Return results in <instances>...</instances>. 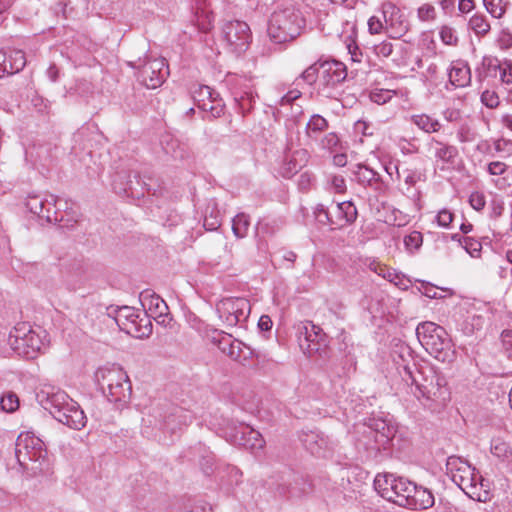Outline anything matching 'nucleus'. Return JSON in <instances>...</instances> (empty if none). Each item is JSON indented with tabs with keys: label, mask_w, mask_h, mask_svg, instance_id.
<instances>
[{
	"label": "nucleus",
	"mask_w": 512,
	"mask_h": 512,
	"mask_svg": "<svg viewBox=\"0 0 512 512\" xmlns=\"http://www.w3.org/2000/svg\"><path fill=\"white\" fill-rule=\"evenodd\" d=\"M36 401L55 420L74 430H81L87 417L80 405L65 391L51 385H44L36 392Z\"/></svg>",
	"instance_id": "f257e3e1"
},
{
	"label": "nucleus",
	"mask_w": 512,
	"mask_h": 512,
	"mask_svg": "<svg viewBox=\"0 0 512 512\" xmlns=\"http://www.w3.org/2000/svg\"><path fill=\"white\" fill-rule=\"evenodd\" d=\"M407 354L412 357V351L409 346H400L399 357L403 361V379L405 381L411 380V384L416 386V390L419 392L417 397H423L427 400L432 401H446L447 389L446 380L444 377L438 375L436 371L429 366L416 368L413 362L412 366L404 358Z\"/></svg>",
	"instance_id": "f03ea898"
},
{
	"label": "nucleus",
	"mask_w": 512,
	"mask_h": 512,
	"mask_svg": "<svg viewBox=\"0 0 512 512\" xmlns=\"http://www.w3.org/2000/svg\"><path fill=\"white\" fill-rule=\"evenodd\" d=\"M15 458L21 469L31 476L42 473L47 465L44 442L33 433H21L15 442Z\"/></svg>",
	"instance_id": "7ed1b4c3"
},
{
	"label": "nucleus",
	"mask_w": 512,
	"mask_h": 512,
	"mask_svg": "<svg viewBox=\"0 0 512 512\" xmlns=\"http://www.w3.org/2000/svg\"><path fill=\"white\" fill-rule=\"evenodd\" d=\"M416 336L422 347L435 359L452 363L456 352L446 330L434 322H422L416 328Z\"/></svg>",
	"instance_id": "20e7f679"
},
{
	"label": "nucleus",
	"mask_w": 512,
	"mask_h": 512,
	"mask_svg": "<svg viewBox=\"0 0 512 512\" xmlns=\"http://www.w3.org/2000/svg\"><path fill=\"white\" fill-rule=\"evenodd\" d=\"M305 25L302 11L295 6H289L271 15L267 31L275 43H284L298 37Z\"/></svg>",
	"instance_id": "39448f33"
},
{
	"label": "nucleus",
	"mask_w": 512,
	"mask_h": 512,
	"mask_svg": "<svg viewBox=\"0 0 512 512\" xmlns=\"http://www.w3.org/2000/svg\"><path fill=\"white\" fill-rule=\"evenodd\" d=\"M374 489L387 501L407 508L405 500H412V490L415 489V483L394 474H378L374 479Z\"/></svg>",
	"instance_id": "423d86ee"
},
{
	"label": "nucleus",
	"mask_w": 512,
	"mask_h": 512,
	"mask_svg": "<svg viewBox=\"0 0 512 512\" xmlns=\"http://www.w3.org/2000/svg\"><path fill=\"white\" fill-rule=\"evenodd\" d=\"M128 65L136 69L138 81L148 89L160 87L169 75V68L165 58H138L135 61H129Z\"/></svg>",
	"instance_id": "0eeeda50"
},
{
	"label": "nucleus",
	"mask_w": 512,
	"mask_h": 512,
	"mask_svg": "<svg viewBox=\"0 0 512 512\" xmlns=\"http://www.w3.org/2000/svg\"><path fill=\"white\" fill-rule=\"evenodd\" d=\"M297 339L304 354L309 357L318 355L323 363L330 359L332 351L328 348L326 335L319 326L306 323L298 327Z\"/></svg>",
	"instance_id": "6e6552de"
},
{
	"label": "nucleus",
	"mask_w": 512,
	"mask_h": 512,
	"mask_svg": "<svg viewBox=\"0 0 512 512\" xmlns=\"http://www.w3.org/2000/svg\"><path fill=\"white\" fill-rule=\"evenodd\" d=\"M446 470L451 480L469 497L476 494L478 482L483 478L478 474L475 467L468 461L458 457L450 456L446 461Z\"/></svg>",
	"instance_id": "1a4fd4ad"
},
{
	"label": "nucleus",
	"mask_w": 512,
	"mask_h": 512,
	"mask_svg": "<svg viewBox=\"0 0 512 512\" xmlns=\"http://www.w3.org/2000/svg\"><path fill=\"white\" fill-rule=\"evenodd\" d=\"M149 425L158 427L160 430H166L175 433L187 426L192 421V415L182 407L168 405L165 408H155L148 419H143Z\"/></svg>",
	"instance_id": "9d476101"
},
{
	"label": "nucleus",
	"mask_w": 512,
	"mask_h": 512,
	"mask_svg": "<svg viewBox=\"0 0 512 512\" xmlns=\"http://www.w3.org/2000/svg\"><path fill=\"white\" fill-rule=\"evenodd\" d=\"M8 342L19 356L27 359L35 358L42 346L40 336L28 323H19L15 326L9 334Z\"/></svg>",
	"instance_id": "9b49d317"
},
{
	"label": "nucleus",
	"mask_w": 512,
	"mask_h": 512,
	"mask_svg": "<svg viewBox=\"0 0 512 512\" xmlns=\"http://www.w3.org/2000/svg\"><path fill=\"white\" fill-rule=\"evenodd\" d=\"M221 35L226 48L237 56L246 52L252 41L249 25L240 20L226 21L222 25Z\"/></svg>",
	"instance_id": "f8f14e48"
},
{
	"label": "nucleus",
	"mask_w": 512,
	"mask_h": 512,
	"mask_svg": "<svg viewBox=\"0 0 512 512\" xmlns=\"http://www.w3.org/2000/svg\"><path fill=\"white\" fill-rule=\"evenodd\" d=\"M250 310V302L242 297H227L216 303V312L226 327H235L245 322Z\"/></svg>",
	"instance_id": "ddd939ff"
},
{
	"label": "nucleus",
	"mask_w": 512,
	"mask_h": 512,
	"mask_svg": "<svg viewBox=\"0 0 512 512\" xmlns=\"http://www.w3.org/2000/svg\"><path fill=\"white\" fill-rule=\"evenodd\" d=\"M132 171L128 168L116 170L112 175V188L119 195L131 197H144L145 191L150 193L151 186L145 181L140 180V176L135 173L132 179Z\"/></svg>",
	"instance_id": "4468645a"
},
{
	"label": "nucleus",
	"mask_w": 512,
	"mask_h": 512,
	"mask_svg": "<svg viewBox=\"0 0 512 512\" xmlns=\"http://www.w3.org/2000/svg\"><path fill=\"white\" fill-rule=\"evenodd\" d=\"M211 342L235 361H245L249 358L258 357L254 349L239 340L232 339V335L224 331L213 330Z\"/></svg>",
	"instance_id": "2eb2a0df"
},
{
	"label": "nucleus",
	"mask_w": 512,
	"mask_h": 512,
	"mask_svg": "<svg viewBox=\"0 0 512 512\" xmlns=\"http://www.w3.org/2000/svg\"><path fill=\"white\" fill-rule=\"evenodd\" d=\"M385 30L394 39L403 37L410 29V22L404 12L392 2L382 4Z\"/></svg>",
	"instance_id": "dca6fc26"
},
{
	"label": "nucleus",
	"mask_w": 512,
	"mask_h": 512,
	"mask_svg": "<svg viewBox=\"0 0 512 512\" xmlns=\"http://www.w3.org/2000/svg\"><path fill=\"white\" fill-rule=\"evenodd\" d=\"M367 427L366 436L374 440V444H369L370 448L376 452L387 450L395 436V428L380 418L370 419Z\"/></svg>",
	"instance_id": "f3484780"
},
{
	"label": "nucleus",
	"mask_w": 512,
	"mask_h": 512,
	"mask_svg": "<svg viewBox=\"0 0 512 512\" xmlns=\"http://www.w3.org/2000/svg\"><path fill=\"white\" fill-rule=\"evenodd\" d=\"M228 440L251 451H257L264 447L265 441L260 432L246 424L233 425L227 433Z\"/></svg>",
	"instance_id": "a211bd4d"
},
{
	"label": "nucleus",
	"mask_w": 512,
	"mask_h": 512,
	"mask_svg": "<svg viewBox=\"0 0 512 512\" xmlns=\"http://www.w3.org/2000/svg\"><path fill=\"white\" fill-rule=\"evenodd\" d=\"M347 77L346 66L337 60H322L319 85L323 91L335 88Z\"/></svg>",
	"instance_id": "6ab92c4d"
},
{
	"label": "nucleus",
	"mask_w": 512,
	"mask_h": 512,
	"mask_svg": "<svg viewBox=\"0 0 512 512\" xmlns=\"http://www.w3.org/2000/svg\"><path fill=\"white\" fill-rule=\"evenodd\" d=\"M299 439L304 448L317 457H326L332 451L329 438L320 431L303 430L299 435Z\"/></svg>",
	"instance_id": "aec40b11"
},
{
	"label": "nucleus",
	"mask_w": 512,
	"mask_h": 512,
	"mask_svg": "<svg viewBox=\"0 0 512 512\" xmlns=\"http://www.w3.org/2000/svg\"><path fill=\"white\" fill-rule=\"evenodd\" d=\"M192 11L195 26L204 33L214 27L215 16L211 9V0H193Z\"/></svg>",
	"instance_id": "412c9836"
},
{
	"label": "nucleus",
	"mask_w": 512,
	"mask_h": 512,
	"mask_svg": "<svg viewBox=\"0 0 512 512\" xmlns=\"http://www.w3.org/2000/svg\"><path fill=\"white\" fill-rule=\"evenodd\" d=\"M353 176L359 185L365 188L369 187L375 192L382 193L386 188L381 175L364 164L356 165L353 170Z\"/></svg>",
	"instance_id": "4be33fe9"
},
{
	"label": "nucleus",
	"mask_w": 512,
	"mask_h": 512,
	"mask_svg": "<svg viewBox=\"0 0 512 512\" xmlns=\"http://www.w3.org/2000/svg\"><path fill=\"white\" fill-rule=\"evenodd\" d=\"M127 379V373L117 365L104 366L95 372V381L103 393L111 386Z\"/></svg>",
	"instance_id": "5701e85b"
},
{
	"label": "nucleus",
	"mask_w": 512,
	"mask_h": 512,
	"mask_svg": "<svg viewBox=\"0 0 512 512\" xmlns=\"http://www.w3.org/2000/svg\"><path fill=\"white\" fill-rule=\"evenodd\" d=\"M142 296L143 307L148 306L149 311L153 314L155 319H158L159 323L166 325V323L172 320L168 305L159 295L146 291L142 293Z\"/></svg>",
	"instance_id": "b1692460"
},
{
	"label": "nucleus",
	"mask_w": 512,
	"mask_h": 512,
	"mask_svg": "<svg viewBox=\"0 0 512 512\" xmlns=\"http://www.w3.org/2000/svg\"><path fill=\"white\" fill-rule=\"evenodd\" d=\"M160 144L164 153L175 160H184L190 156L189 145L169 133L161 136Z\"/></svg>",
	"instance_id": "393cba45"
},
{
	"label": "nucleus",
	"mask_w": 512,
	"mask_h": 512,
	"mask_svg": "<svg viewBox=\"0 0 512 512\" xmlns=\"http://www.w3.org/2000/svg\"><path fill=\"white\" fill-rule=\"evenodd\" d=\"M307 161L308 152L305 149H298L293 151L291 154L286 155L281 168L282 176L285 178H291L306 165Z\"/></svg>",
	"instance_id": "a878e982"
},
{
	"label": "nucleus",
	"mask_w": 512,
	"mask_h": 512,
	"mask_svg": "<svg viewBox=\"0 0 512 512\" xmlns=\"http://www.w3.org/2000/svg\"><path fill=\"white\" fill-rule=\"evenodd\" d=\"M412 492V500H405L407 509L425 510L434 505V495L429 489L415 483V489Z\"/></svg>",
	"instance_id": "bb28decb"
},
{
	"label": "nucleus",
	"mask_w": 512,
	"mask_h": 512,
	"mask_svg": "<svg viewBox=\"0 0 512 512\" xmlns=\"http://www.w3.org/2000/svg\"><path fill=\"white\" fill-rule=\"evenodd\" d=\"M449 83L454 87H466L471 83V70L466 61L454 62L449 70Z\"/></svg>",
	"instance_id": "cd10ccee"
},
{
	"label": "nucleus",
	"mask_w": 512,
	"mask_h": 512,
	"mask_svg": "<svg viewBox=\"0 0 512 512\" xmlns=\"http://www.w3.org/2000/svg\"><path fill=\"white\" fill-rule=\"evenodd\" d=\"M141 312L134 307L122 306L116 310L115 321L119 328L126 333L136 332L131 328Z\"/></svg>",
	"instance_id": "c85d7f7f"
},
{
	"label": "nucleus",
	"mask_w": 512,
	"mask_h": 512,
	"mask_svg": "<svg viewBox=\"0 0 512 512\" xmlns=\"http://www.w3.org/2000/svg\"><path fill=\"white\" fill-rule=\"evenodd\" d=\"M104 394L110 402L120 404L127 403L132 394V386L129 377L127 376V379H124V381H120L119 384L111 386Z\"/></svg>",
	"instance_id": "c756f323"
},
{
	"label": "nucleus",
	"mask_w": 512,
	"mask_h": 512,
	"mask_svg": "<svg viewBox=\"0 0 512 512\" xmlns=\"http://www.w3.org/2000/svg\"><path fill=\"white\" fill-rule=\"evenodd\" d=\"M358 216L356 206L352 201H343L338 203L335 207L334 219L338 221L339 227L355 222Z\"/></svg>",
	"instance_id": "7c9ffc66"
},
{
	"label": "nucleus",
	"mask_w": 512,
	"mask_h": 512,
	"mask_svg": "<svg viewBox=\"0 0 512 512\" xmlns=\"http://www.w3.org/2000/svg\"><path fill=\"white\" fill-rule=\"evenodd\" d=\"M200 110L205 112L202 116L204 120H212L221 117L224 114L225 103L219 94H216L214 99H208L206 102L198 106Z\"/></svg>",
	"instance_id": "2f4dec72"
},
{
	"label": "nucleus",
	"mask_w": 512,
	"mask_h": 512,
	"mask_svg": "<svg viewBox=\"0 0 512 512\" xmlns=\"http://www.w3.org/2000/svg\"><path fill=\"white\" fill-rule=\"evenodd\" d=\"M433 142L435 144V158L449 165H454L459 155L458 148L454 145H450L435 139Z\"/></svg>",
	"instance_id": "473e14b6"
},
{
	"label": "nucleus",
	"mask_w": 512,
	"mask_h": 512,
	"mask_svg": "<svg viewBox=\"0 0 512 512\" xmlns=\"http://www.w3.org/2000/svg\"><path fill=\"white\" fill-rule=\"evenodd\" d=\"M329 127L328 121L319 114H313L306 124L305 132L310 140L318 141L322 132Z\"/></svg>",
	"instance_id": "72a5a7b5"
},
{
	"label": "nucleus",
	"mask_w": 512,
	"mask_h": 512,
	"mask_svg": "<svg viewBox=\"0 0 512 512\" xmlns=\"http://www.w3.org/2000/svg\"><path fill=\"white\" fill-rule=\"evenodd\" d=\"M194 451L199 456V465L202 472L206 476H210L215 469V456L214 454L204 445L199 444L194 447Z\"/></svg>",
	"instance_id": "f704fd0d"
},
{
	"label": "nucleus",
	"mask_w": 512,
	"mask_h": 512,
	"mask_svg": "<svg viewBox=\"0 0 512 512\" xmlns=\"http://www.w3.org/2000/svg\"><path fill=\"white\" fill-rule=\"evenodd\" d=\"M468 27L478 37L486 36L491 30V26L487 17L480 12H476L471 16L468 21Z\"/></svg>",
	"instance_id": "c9c22d12"
},
{
	"label": "nucleus",
	"mask_w": 512,
	"mask_h": 512,
	"mask_svg": "<svg viewBox=\"0 0 512 512\" xmlns=\"http://www.w3.org/2000/svg\"><path fill=\"white\" fill-rule=\"evenodd\" d=\"M491 453L503 462H512V447L501 438H494L491 441Z\"/></svg>",
	"instance_id": "e433bc0d"
},
{
	"label": "nucleus",
	"mask_w": 512,
	"mask_h": 512,
	"mask_svg": "<svg viewBox=\"0 0 512 512\" xmlns=\"http://www.w3.org/2000/svg\"><path fill=\"white\" fill-rule=\"evenodd\" d=\"M5 74H14L20 72L26 65L25 53L21 50H14L9 55L6 54Z\"/></svg>",
	"instance_id": "4c0bfd02"
},
{
	"label": "nucleus",
	"mask_w": 512,
	"mask_h": 512,
	"mask_svg": "<svg viewBox=\"0 0 512 512\" xmlns=\"http://www.w3.org/2000/svg\"><path fill=\"white\" fill-rule=\"evenodd\" d=\"M136 332L128 333L135 338L149 337L152 333V322L146 312L140 313L136 323L131 325Z\"/></svg>",
	"instance_id": "58836bf2"
},
{
	"label": "nucleus",
	"mask_w": 512,
	"mask_h": 512,
	"mask_svg": "<svg viewBox=\"0 0 512 512\" xmlns=\"http://www.w3.org/2000/svg\"><path fill=\"white\" fill-rule=\"evenodd\" d=\"M483 66H487L488 68L494 67L495 69L500 70V79L505 84H511L512 83V62L511 61H505L503 64H492V59L484 57L482 61Z\"/></svg>",
	"instance_id": "ea45409f"
},
{
	"label": "nucleus",
	"mask_w": 512,
	"mask_h": 512,
	"mask_svg": "<svg viewBox=\"0 0 512 512\" xmlns=\"http://www.w3.org/2000/svg\"><path fill=\"white\" fill-rule=\"evenodd\" d=\"M413 123L421 130L432 133L440 129V123L438 120L432 119L430 116L421 114L412 117Z\"/></svg>",
	"instance_id": "a19ab883"
},
{
	"label": "nucleus",
	"mask_w": 512,
	"mask_h": 512,
	"mask_svg": "<svg viewBox=\"0 0 512 512\" xmlns=\"http://www.w3.org/2000/svg\"><path fill=\"white\" fill-rule=\"evenodd\" d=\"M255 95L252 91L242 92L240 95L235 96V102L237 103L239 112L245 116L249 113L256 102Z\"/></svg>",
	"instance_id": "79ce46f5"
},
{
	"label": "nucleus",
	"mask_w": 512,
	"mask_h": 512,
	"mask_svg": "<svg viewBox=\"0 0 512 512\" xmlns=\"http://www.w3.org/2000/svg\"><path fill=\"white\" fill-rule=\"evenodd\" d=\"M192 99L194 104L198 107L201 103L206 102L208 99H214L217 92L206 85H197L191 90Z\"/></svg>",
	"instance_id": "37998d69"
},
{
	"label": "nucleus",
	"mask_w": 512,
	"mask_h": 512,
	"mask_svg": "<svg viewBox=\"0 0 512 512\" xmlns=\"http://www.w3.org/2000/svg\"><path fill=\"white\" fill-rule=\"evenodd\" d=\"M249 226V217L244 213L237 214L232 220V231L237 238H244Z\"/></svg>",
	"instance_id": "c03bdc74"
},
{
	"label": "nucleus",
	"mask_w": 512,
	"mask_h": 512,
	"mask_svg": "<svg viewBox=\"0 0 512 512\" xmlns=\"http://www.w3.org/2000/svg\"><path fill=\"white\" fill-rule=\"evenodd\" d=\"M203 226L208 231H215L221 226V215L216 208H212L209 212V207H207L204 215Z\"/></svg>",
	"instance_id": "a18cd8bd"
},
{
	"label": "nucleus",
	"mask_w": 512,
	"mask_h": 512,
	"mask_svg": "<svg viewBox=\"0 0 512 512\" xmlns=\"http://www.w3.org/2000/svg\"><path fill=\"white\" fill-rule=\"evenodd\" d=\"M321 65L322 59L317 60L302 72L300 78L308 85L314 84L319 78V73H321Z\"/></svg>",
	"instance_id": "49530a36"
},
{
	"label": "nucleus",
	"mask_w": 512,
	"mask_h": 512,
	"mask_svg": "<svg viewBox=\"0 0 512 512\" xmlns=\"http://www.w3.org/2000/svg\"><path fill=\"white\" fill-rule=\"evenodd\" d=\"M47 199H43L38 195L29 196L26 201L27 209L37 217H43V211L46 208Z\"/></svg>",
	"instance_id": "de8ad7c7"
},
{
	"label": "nucleus",
	"mask_w": 512,
	"mask_h": 512,
	"mask_svg": "<svg viewBox=\"0 0 512 512\" xmlns=\"http://www.w3.org/2000/svg\"><path fill=\"white\" fill-rule=\"evenodd\" d=\"M0 407L5 412H14L19 407L18 396L13 392L3 394L0 400Z\"/></svg>",
	"instance_id": "09e8293b"
},
{
	"label": "nucleus",
	"mask_w": 512,
	"mask_h": 512,
	"mask_svg": "<svg viewBox=\"0 0 512 512\" xmlns=\"http://www.w3.org/2000/svg\"><path fill=\"white\" fill-rule=\"evenodd\" d=\"M315 217L319 223L324 225H338V221L329 212L328 208L323 204H318L314 211Z\"/></svg>",
	"instance_id": "8fccbe9b"
},
{
	"label": "nucleus",
	"mask_w": 512,
	"mask_h": 512,
	"mask_svg": "<svg viewBox=\"0 0 512 512\" xmlns=\"http://www.w3.org/2000/svg\"><path fill=\"white\" fill-rule=\"evenodd\" d=\"M487 12L494 18H501L505 14V5L502 0H483Z\"/></svg>",
	"instance_id": "3c124183"
},
{
	"label": "nucleus",
	"mask_w": 512,
	"mask_h": 512,
	"mask_svg": "<svg viewBox=\"0 0 512 512\" xmlns=\"http://www.w3.org/2000/svg\"><path fill=\"white\" fill-rule=\"evenodd\" d=\"M423 243V236L419 231H412L410 234L405 236L404 245L410 252L418 250Z\"/></svg>",
	"instance_id": "603ef678"
},
{
	"label": "nucleus",
	"mask_w": 512,
	"mask_h": 512,
	"mask_svg": "<svg viewBox=\"0 0 512 512\" xmlns=\"http://www.w3.org/2000/svg\"><path fill=\"white\" fill-rule=\"evenodd\" d=\"M462 247L471 257H479L482 250L481 242L469 236L463 239Z\"/></svg>",
	"instance_id": "864d4df0"
},
{
	"label": "nucleus",
	"mask_w": 512,
	"mask_h": 512,
	"mask_svg": "<svg viewBox=\"0 0 512 512\" xmlns=\"http://www.w3.org/2000/svg\"><path fill=\"white\" fill-rule=\"evenodd\" d=\"M439 36L442 42L446 45L455 46L458 43L456 31L450 26L443 25L440 28Z\"/></svg>",
	"instance_id": "5fc2aeb1"
},
{
	"label": "nucleus",
	"mask_w": 512,
	"mask_h": 512,
	"mask_svg": "<svg viewBox=\"0 0 512 512\" xmlns=\"http://www.w3.org/2000/svg\"><path fill=\"white\" fill-rule=\"evenodd\" d=\"M417 17L421 22L434 21L436 19V9L433 5L425 3L417 9Z\"/></svg>",
	"instance_id": "6e6d98bb"
},
{
	"label": "nucleus",
	"mask_w": 512,
	"mask_h": 512,
	"mask_svg": "<svg viewBox=\"0 0 512 512\" xmlns=\"http://www.w3.org/2000/svg\"><path fill=\"white\" fill-rule=\"evenodd\" d=\"M369 98L372 102L382 105L392 99V91L387 89H374L370 92Z\"/></svg>",
	"instance_id": "4d7b16f0"
},
{
	"label": "nucleus",
	"mask_w": 512,
	"mask_h": 512,
	"mask_svg": "<svg viewBox=\"0 0 512 512\" xmlns=\"http://www.w3.org/2000/svg\"><path fill=\"white\" fill-rule=\"evenodd\" d=\"M46 208L43 211V217H38L40 220H44L46 223H53L58 221L57 212L53 208L56 205V199L51 196V200L46 201Z\"/></svg>",
	"instance_id": "13d9d810"
},
{
	"label": "nucleus",
	"mask_w": 512,
	"mask_h": 512,
	"mask_svg": "<svg viewBox=\"0 0 512 512\" xmlns=\"http://www.w3.org/2000/svg\"><path fill=\"white\" fill-rule=\"evenodd\" d=\"M340 139L335 132L327 133L319 142L322 149L333 150L339 145Z\"/></svg>",
	"instance_id": "bf43d9fd"
},
{
	"label": "nucleus",
	"mask_w": 512,
	"mask_h": 512,
	"mask_svg": "<svg viewBox=\"0 0 512 512\" xmlns=\"http://www.w3.org/2000/svg\"><path fill=\"white\" fill-rule=\"evenodd\" d=\"M481 102L488 108H496L499 106V97L494 91L485 90L481 94Z\"/></svg>",
	"instance_id": "052dcab7"
},
{
	"label": "nucleus",
	"mask_w": 512,
	"mask_h": 512,
	"mask_svg": "<svg viewBox=\"0 0 512 512\" xmlns=\"http://www.w3.org/2000/svg\"><path fill=\"white\" fill-rule=\"evenodd\" d=\"M454 219V214L448 209H442L436 215V221L439 226L447 228Z\"/></svg>",
	"instance_id": "680f3d73"
},
{
	"label": "nucleus",
	"mask_w": 512,
	"mask_h": 512,
	"mask_svg": "<svg viewBox=\"0 0 512 512\" xmlns=\"http://www.w3.org/2000/svg\"><path fill=\"white\" fill-rule=\"evenodd\" d=\"M469 203L473 209L476 211H481L486 205L484 194L481 192L471 193L469 197Z\"/></svg>",
	"instance_id": "e2e57ef3"
},
{
	"label": "nucleus",
	"mask_w": 512,
	"mask_h": 512,
	"mask_svg": "<svg viewBox=\"0 0 512 512\" xmlns=\"http://www.w3.org/2000/svg\"><path fill=\"white\" fill-rule=\"evenodd\" d=\"M374 52L378 57H389L393 52V45L390 42L383 41L374 45Z\"/></svg>",
	"instance_id": "0e129e2a"
},
{
	"label": "nucleus",
	"mask_w": 512,
	"mask_h": 512,
	"mask_svg": "<svg viewBox=\"0 0 512 512\" xmlns=\"http://www.w3.org/2000/svg\"><path fill=\"white\" fill-rule=\"evenodd\" d=\"M368 29L371 34H379L385 30V22L377 16H372L368 20Z\"/></svg>",
	"instance_id": "69168bd1"
},
{
	"label": "nucleus",
	"mask_w": 512,
	"mask_h": 512,
	"mask_svg": "<svg viewBox=\"0 0 512 512\" xmlns=\"http://www.w3.org/2000/svg\"><path fill=\"white\" fill-rule=\"evenodd\" d=\"M501 339L506 355L512 360V330H504Z\"/></svg>",
	"instance_id": "338daca9"
},
{
	"label": "nucleus",
	"mask_w": 512,
	"mask_h": 512,
	"mask_svg": "<svg viewBox=\"0 0 512 512\" xmlns=\"http://www.w3.org/2000/svg\"><path fill=\"white\" fill-rule=\"evenodd\" d=\"M507 165L500 161L490 162L487 167V172L493 176L503 175L507 171Z\"/></svg>",
	"instance_id": "774afa93"
}]
</instances>
